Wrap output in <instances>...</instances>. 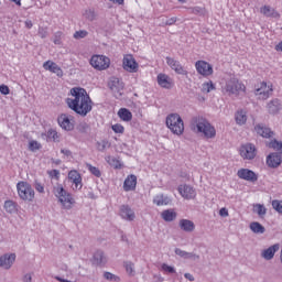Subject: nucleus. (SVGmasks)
<instances>
[{
  "label": "nucleus",
  "mask_w": 282,
  "mask_h": 282,
  "mask_svg": "<svg viewBox=\"0 0 282 282\" xmlns=\"http://www.w3.org/2000/svg\"><path fill=\"white\" fill-rule=\"evenodd\" d=\"M10 1H12L15 6L21 7V0H10Z\"/></svg>",
  "instance_id": "obj_62"
},
{
  "label": "nucleus",
  "mask_w": 282,
  "mask_h": 282,
  "mask_svg": "<svg viewBox=\"0 0 282 282\" xmlns=\"http://www.w3.org/2000/svg\"><path fill=\"white\" fill-rule=\"evenodd\" d=\"M237 175L240 180H245L246 182H257V180H259L257 173L249 169L238 170Z\"/></svg>",
  "instance_id": "obj_19"
},
{
  "label": "nucleus",
  "mask_w": 282,
  "mask_h": 282,
  "mask_svg": "<svg viewBox=\"0 0 282 282\" xmlns=\"http://www.w3.org/2000/svg\"><path fill=\"white\" fill-rule=\"evenodd\" d=\"M113 6H124V0H109Z\"/></svg>",
  "instance_id": "obj_58"
},
{
  "label": "nucleus",
  "mask_w": 282,
  "mask_h": 282,
  "mask_svg": "<svg viewBox=\"0 0 282 282\" xmlns=\"http://www.w3.org/2000/svg\"><path fill=\"white\" fill-rule=\"evenodd\" d=\"M260 13L267 19H281V13L276 9L270 7V4H264L260 8Z\"/></svg>",
  "instance_id": "obj_20"
},
{
  "label": "nucleus",
  "mask_w": 282,
  "mask_h": 282,
  "mask_svg": "<svg viewBox=\"0 0 282 282\" xmlns=\"http://www.w3.org/2000/svg\"><path fill=\"white\" fill-rule=\"evenodd\" d=\"M156 83L162 87V89H173V86L175 85L173 78L163 73H160L156 76Z\"/></svg>",
  "instance_id": "obj_16"
},
{
  "label": "nucleus",
  "mask_w": 282,
  "mask_h": 282,
  "mask_svg": "<svg viewBox=\"0 0 282 282\" xmlns=\"http://www.w3.org/2000/svg\"><path fill=\"white\" fill-rule=\"evenodd\" d=\"M165 124L174 135H184V119H182L180 113L167 115L165 118Z\"/></svg>",
  "instance_id": "obj_6"
},
{
  "label": "nucleus",
  "mask_w": 282,
  "mask_h": 282,
  "mask_svg": "<svg viewBox=\"0 0 282 282\" xmlns=\"http://www.w3.org/2000/svg\"><path fill=\"white\" fill-rule=\"evenodd\" d=\"M153 204L156 206H169V204H171V198H169V196H164L163 194H158L153 198Z\"/></svg>",
  "instance_id": "obj_29"
},
{
  "label": "nucleus",
  "mask_w": 282,
  "mask_h": 282,
  "mask_svg": "<svg viewBox=\"0 0 282 282\" xmlns=\"http://www.w3.org/2000/svg\"><path fill=\"white\" fill-rule=\"evenodd\" d=\"M112 131H115L116 133H124V126L120 124V123H116L111 126Z\"/></svg>",
  "instance_id": "obj_45"
},
{
  "label": "nucleus",
  "mask_w": 282,
  "mask_h": 282,
  "mask_svg": "<svg viewBox=\"0 0 282 282\" xmlns=\"http://www.w3.org/2000/svg\"><path fill=\"white\" fill-rule=\"evenodd\" d=\"M70 97L66 98L68 109L85 118L94 109V101L85 88L74 87L69 91Z\"/></svg>",
  "instance_id": "obj_1"
},
{
  "label": "nucleus",
  "mask_w": 282,
  "mask_h": 282,
  "mask_svg": "<svg viewBox=\"0 0 282 282\" xmlns=\"http://www.w3.org/2000/svg\"><path fill=\"white\" fill-rule=\"evenodd\" d=\"M276 252H279V245H273L268 249H264L261 257L265 259V261H270L271 259H274V254H276Z\"/></svg>",
  "instance_id": "obj_25"
},
{
  "label": "nucleus",
  "mask_w": 282,
  "mask_h": 282,
  "mask_svg": "<svg viewBox=\"0 0 282 282\" xmlns=\"http://www.w3.org/2000/svg\"><path fill=\"white\" fill-rule=\"evenodd\" d=\"M249 228L251 232H254L256 235H263V232H265V227L258 221L251 223Z\"/></svg>",
  "instance_id": "obj_34"
},
{
  "label": "nucleus",
  "mask_w": 282,
  "mask_h": 282,
  "mask_svg": "<svg viewBox=\"0 0 282 282\" xmlns=\"http://www.w3.org/2000/svg\"><path fill=\"white\" fill-rule=\"evenodd\" d=\"M48 175L51 177H55V180H58V177H61V172L58 170H52L51 172H48Z\"/></svg>",
  "instance_id": "obj_54"
},
{
  "label": "nucleus",
  "mask_w": 282,
  "mask_h": 282,
  "mask_svg": "<svg viewBox=\"0 0 282 282\" xmlns=\"http://www.w3.org/2000/svg\"><path fill=\"white\" fill-rule=\"evenodd\" d=\"M57 122L64 131H74L75 120L74 116L69 113H62L57 118Z\"/></svg>",
  "instance_id": "obj_11"
},
{
  "label": "nucleus",
  "mask_w": 282,
  "mask_h": 282,
  "mask_svg": "<svg viewBox=\"0 0 282 282\" xmlns=\"http://www.w3.org/2000/svg\"><path fill=\"white\" fill-rule=\"evenodd\" d=\"M61 36H63V33H61V32H57V33L55 34V39L53 40V43H54L55 45H61Z\"/></svg>",
  "instance_id": "obj_55"
},
{
  "label": "nucleus",
  "mask_w": 282,
  "mask_h": 282,
  "mask_svg": "<svg viewBox=\"0 0 282 282\" xmlns=\"http://www.w3.org/2000/svg\"><path fill=\"white\" fill-rule=\"evenodd\" d=\"M68 182L72 184L73 191H80L83 188V176L76 170L68 172Z\"/></svg>",
  "instance_id": "obj_13"
},
{
  "label": "nucleus",
  "mask_w": 282,
  "mask_h": 282,
  "mask_svg": "<svg viewBox=\"0 0 282 282\" xmlns=\"http://www.w3.org/2000/svg\"><path fill=\"white\" fill-rule=\"evenodd\" d=\"M40 36H41V39H45V33L40 32Z\"/></svg>",
  "instance_id": "obj_63"
},
{
  "label": "nucleus",
  "mask_w": 282,
  "mask_h": 282,
  "mask_svg": "<svg viewBox=\"0 0 282 282\" xmlns=\"http://www.w3.org/2000/svg\"><path fill=\"white\" fill-rule=\"evenodd\" d=\"M118 117L123 122H131V120H133V115L127 108H120L118 111Z\"/></svg>",
  "instance_id": "obj_30"
},
{
  "label": "nucleus",
  "mask_w": 282,
  "mask_h": 282,
  "mask_svg": "<svg viewBox=\"0 0 282 282\" xmlns=\"http://www.w3.org/2000/svg\"><path fill=\"white\" fill-rule=\"evenodd\" d=\"M53 195L57 199V204L61 206L62 210H72V208L76 206V198L61 184L53 187Z\"/></svg>",
  "instance_id": "obj_3"
},
{
  "label": "nucleus",
  "mask_w": 282,
  "mask_h": 282,
  "mask_svg": "<svg viewBox=\"0 0 282 282\" xmlns=\"http://www.w3.org/2000/svg\"><path fill=\"white\" fill-rule=\"evenodd\" d=\"M165 61H166V64L169 65V67H171V69H173V72H175V74H178L181 76H188V70H186L184 68V66H182L180 61H177L173 57H166Z\"/></svg>",
  "instance_id": "obj_14"
},
{
  "label": "nucleus",
  "mask_w": 282,
  "mask_h": 282,
  "mask_svg": "<svg viewBox=\"0 0 282 282\" xmlns=\"http://www.w3.org/2000/svg\"><path fill=\"white\" fill-rule=\"evenodd\" d=\"M282 163L281 153L273 152L267 156V166L270 169H279Z\"/></svg>",
  "instance_id": "obj_21"
},
{
  "label": "nucleus",
  "mask_w": 282,
  "mask_h": 282,
  "mask_svg": "<svg viewBox=\"0 0 282 282\" xmlns=\"http://www.w3.org/2000/svg\"><path fill=\"white\" fill-rule=\"evenodd\" d=\"M175 254L183 259H193V257H195V254L183 251L182 249H175Z\"/></svg>",
  "instance_id": "obj_40"
},
{
  "label": "nucleus",
  "mask_w": 282,
  "mask_h": 282,
  "mask_svg": "<svg viewBox=\"0 0 282 282\" xmlns=\"http://www.w3.org/2000/svg\"><path fill=\"white\" fill-rule=\"evenodd\" d=\"M35 191H36L37 193H45V187H44L41 183H37V184L35 185Z\"/></svg>",
  "instance_id": "obj_56"
},
{
  "label": "nucleus",
  "mask_w": 282,
  "mask_h": 282,
  "mask_svg": "<svg viewBox=\"0 0 282 282\" xmlns=\"http://www.w3.org/2000/svg\"><path fill=\"white\" fill-rule=\"evenodd\" d=\"M14 261H17L15 253H6L0 257V268H3V270H10V268L14 265Z\"/></svg>",
  "instance_id": "obj_17"
},
{
  "label": "nucleus",
  "mask_w": 282,
  "mask_h": 282,
  "mask_svg": "<svg viewBox=\"0 0 282 282\" xmlns=\"http://www.w3.org/2000/svg\"><path fill=\"white\" fill-rule=\"evenodd\" d=\"M161 270H162V272H165L166 274H175V268H173L172 265H169L166 263H163L161 265Z\"/></svg>",
  "instance_id": "obj_42"
},
{
  "label": "nucleus",
  "mask_w": 282,
  "mask_h": 282,
  "mask_svg": "<svg viewBox=\"0 0 282 282\" xmlns=\"http://www.w3.org/2000/svg\"><path fill=\"white\" fill-rule=\"evenodd\" d=\"M274 93V85L271 82H260L254 87V96L259 100H268Z\"/></svg>",
  "instance_id": "obj_7"
},
{
  "label": "nucleus",
  "mask_w": 282,
  "mask_h": 282,
  "mask_svg": "<svg viewBox=\"0 0 282 282\" xmlns=\"http://www.w3.org/2000/svg\"><path fill=\"white\" fill-rule=\"evenodd\" d=\"M117 85L118 86H116V85H113L112 87H111V89H112V91H115V94H116V91H117V94H119L120 96H122V89H124V85L122 84V83H120V82H117Z\"/></svg>",
  "instance_id": "obj_44"
},
{
  "label": "nucleus",
  "mask_w": 282,
  "mask_h": 282,
  "mask_svg": "<svg viewBox=\"0 0 282 282\" xmlns=\"http://www.w3.org/2000/svg\"><path fill=\"white\" fill-rule=\"evenodd\" d=\"M267 111L273 116L281 111V101L279 99H273L268 102Z\"/></svg>",
  "instance_id": "obj_26"
},
{
  "label": "nucleus",
  "mask_w": 282,
  "mask_h": 282,
  "mask_svg": "<svg viewBox=\"0 0 282 282\" xmlns=\"http://www.w3.org/2000/svg\"><path fill=\"white\" fill-rule=\"evenodd\" d=\"M89 63L97 72H105V69H109L111 59L105 55H93Z\"/></svg>",
  "instance_id": "obj_8"
},
{
  "label": "nucleus",
  "mask_w": 282,
  "mask_h": 282,
  "mask_svg": "<svg viewBox=\"0 0 282 282\" xmlns=\"http://www.w3.org/2000/svg\"><path fill=\"white\" fill-rule=\"evenodd\" d=\"M0 94H3V96H8V94H10V88L6 85H0Z\"/></svg>",
  "instance_id": "obj_53"
},
{
  "label": "nucleus",
  "mask_w": 282,
  "mask_h": 282,
  "mask_svg": "<svg viewBox=\"0 0 282 282\" xmlns=\"http://www.w3.org/2000/svg\"><path fill=\"white\" fill-rule=\"evenodd\" d=\"M89 173H91V175H95V177H100V175H102V173L100 172V170L91 164H87L86 165Z\"/></svg>",
  "instance_id": "obj_39"
},
{
  "label": "nucleus",
  "mask_w": 282,
  "mask_h": 282,
  "mask_svg": "<svg viewBox=\"0 0 282 282\" xmlns=\"http://www.w3.org/2000/svg\"><path fill=\"white\" fill-rule=\"evenodd\" d=\"M161 217L165 221H175L177 219V212L173 208L165 209L161 213Z\"/></svg>",
  "instance_id": "obj_28"
},
{
  "label": "nucleus",
  "mask_w": 282,
  "mask_h": 282,
  "mask_svg": "<svg viewBox=\"0 0 282 282\" xmlns=\"http://www.w3.org/2000/svg\"><path fill=\"white\" fill-rule=\"evenodd\" d=\"M3 209L6 213H8V215H14L19 213V203L12 199H8L3 204Z\"/></svg>",
  "instance_id": "obj_23"
},
{
  "label": "nucleus",
  "mask_w": 282,
  "mask_h": 282,
  "mask_svg": "<svg viewBox=\"0 0 282 282\" xmlns=\"http://www.w3.org/2000/svg\"><path fill=\"white\" fill-rule=\"evenodd\" d=\"M25 26L28 28V30H31V28H32V21H26V22H25Z\"/></svg>",
  "instance_id": "obj_61"
},
{
  "label": "nucleus",
  "mask_w": 282,
  "mask_h": 282,
  "mask_svg": "<svg viewBox=\"0 0 282 282\" xmlns=\"http://www.w3.org/2000/svg\"><path fill=\"white\" fill-rule=\"evenodd\" d=\"M17 193L21 202H24L25 204H32V202L36 199V192H34V187L25 181L18 182Z\"/></svg>",
  "instance_id": "obj_5"
},
{
  "label": "nucleus",
  "mask_w": 282,
  "mask_h": 282,
  "mask_svg": "<svg viewBox=\"0 0 282 282\" xmlns=\"http://www.w3.org/2000/svg\"><path fill=\"white\" fill-rule=\"evenodd\" d=\"M120 215L122 219H127V221H133V219H135V213L127 205L121 206Z\"/></svg>",
  "instance_id": "obj_24"
},
{
  "label": "nucleus",
  "mask_w": 282,
  "mask_h": 282,
  "mask_svg": "<svg viewBox=\"0 0 282 282\" xmlns=\"http://www.w3.org/2000/svg\"><path fill=\"white\" fill-rule=\"evenodd\" d=\"M184 276L187 279V281H195V276H193L191 273H185Z\"/></svg>",
  "instance_id": "obj_59"
},
{
  "label": "nucleus",
  "mask_w": 282,
  "mask_h": 282,
  "mask_svg": "<svg viewBox=\"0 0 282 282\" xmlns=\"http://www.w3.org/2000/svg\"><path fill=\"white\" fill-rule=\"evenodd\" d=\"M216 87L213 83V80H207L202 84L200 91L203 94H210V91H215Z\"/></svg>",
  "instance_id": "obj_35"
},
{
  "label": "nucleus",
  "mask_w": 282,
  "mask_h": 282,
  "mask_svg": "<svg viewBox=\"0 0 282 282\" xmlns=\"http://www.w3.org/2000/svg\"><path fill=\"white\" fill-rule=\"evenodd\" d=\"M219 215H220V217H228V209L226 207H223L219 210Z\"/></svg>",
  "instance_id": "obj_57"
},
{
  "label": "nucleus",
  "mask_w": 282,
  "mask_h": 282,
  "mask_svg": "<svg viewBox=\"0 0 282 282\" xmlns=\"http://www.w3.org/2000/svg\"><path fill=\"white\" fill-rule=\"evenodd\" d=\"M135 186H138V177L131 174L123 182V191H126V193H129V191H135Z\"/></svg>",
  "instance_id": "obj_22"
},
{
  "label": "nucleus",
  "mask_w": 282,
  "mask_h": 282,
  "mask_svg": "<svg viewBox=\"0 0 282 282\" xmlns=\"http://www.w3.org/2000/svg\"><path fill=\"white\" fill-rule=\"evenodd\" d=\"M24 282H32V274H30V273L25 274Z\"/></svg>",
  "instance_id": "obj_60"
},
{
  "label": "nucleus",
  "mask_w": 282,
  "mask_h": 282,
  "mask_svg": "<svg viewBox=\"0 0 282 282\" xmlns=\"http://www.w3.org/2000/svg\"><path fill=\"white\" fill-rule=\"evenodd\" d=\"M122 67L126 72H129L130 74H135L140 69V64H138L133 55L128 54L123 56Z\"/></svg>",
  "instance_id": "obj_9"
},
{
  "label": "nucleus",
  "mask_w": 282,
  "mask_h": 282,
  "mask_svg": "<svg viewBox=\"0 0 282 282\" xmlns=\"http://www.w3.org/2000/svg\"><path fill=\"white\" fill-rule=\"evenodd\" d=\"M253 213H257V215H259V217H265V214L268 213V209L265 208V206H263L261 204H254L253 205Z\"/></svg>",
  "instance_id": "obj_36"
},
{
  "label": "nucleus",
  "mask_w": 282,
  "mask_h": 282,
  "mask_svg": "<svg viewBox=\"0 0 282 282\" xmlns=\"http://www.w3.org/2000/svg\"><path fill=\"white\" fill-rule=\"evenodd\" d=\"M104 278L107 280V281H120V278L111 272H105L104 273Z\"/></svg>",
  "instance_id": "obj_43"
},
{
  "label": "nucleus",
  "mask_w": 282,
  "mask_h": 282,
  "mask_svg": "<svg viewBox=\"0 0 282 282\" xmlns=\"http://www.w3.org/2000/svg\"><path fill=\"white\" fill-rule=\"evenodd\" d=\"M84 17L85 19H88V21H94V19L96 18L94 11L91 10H86Z\"/></svg>",
  "instance_id": "obj_50"
},
{
  "label": "nucleus",
  "mask_w": 282,
  "mask_h": 282,
  "mask_svg": "<svg viewBox=\"0 0 282 282\" xmlns=\"http://www.w3.org/2000/svg\"><path fill=\"white\" fill-rule=\"evenodd\" d=\"M181 3H186V0H178Z\"/></svg>",
  "instance_id": "obj_64"
},
{
  "label": "nucleus",
  "mask_w": 282,
  "mask_h": 282,
  "mask_svg": "<svg viewBox=\"0 0 282 282\" xmlns=\"http://www.w3.org/2000/svg\"><path fill=\"white\" fill-rule=\"evenodd\" d=\"M180 226L185 232H193L195 230V223L188 219H181Z\"/></svg>",
  "instance_id": "obj_31"
},
{
  "label": "nucleus",
  "mask_w": 282,
  "mask_h": 282,
  "mask_svg": "<svg viewBox=\"0 0 282 282\" xmlns=\"http://www.w3.org/2000/svg\"><path fill=\"white\" fill-rule=\"evenodd\" d=\"M43 67L46 72H51V74H56V76H58V78H63V68H61V66H58V64H56L53 61H46L43 64Z\"/></svg>",
  "instance_id": "obj_18"
},
{
  "label": "nucleus",
  "mask_w": 282,
  "mask_h": 282,
  "mask_svg": "<svg viewBox=\"0 0 282 282\" xmlns=\"http://www.w3.org/2000/svg\"><path fill=\"white\" fill-rule=\"evenodd\" d=\"M254 131L258 133V135H261L262 138H272V135H274V132H272L270 128L263 127L261 124H257L254 127Z\"/></svg>",
  "instance_id": "obj_27"
},
{
  "label": "nucleus",
  "mask_w": 282,
  "mask_h": 282,
  "mask_svg": "<svg viewBox=\"0 0 282 282\" xmlns=\"http://www.w3.org/2000/svg\"><path fill=\"white\" fill-rule=\"evenodd\" d=\"M61 153L64 155V160H72V151L67 150V149H62Z\"/></svg>",
  "instance_id": "obj_51"
},
{
  "label": "nucleus",
  "mask_w": 282,
  "mask_h": 282,
  "mask_svg": "<svg viewBox=\"0 0 282 282\" xmlns=\"http://www.w3.org/2000/svg\"><path fill=\"white\" fill-rule=\"evenodd\" d=\"M271 205H272V208L276 210V213L282 215V200L274 199L272 200Z\"/></svg>",
  "instance_id": "obj_41"
},
{
  "label": "nucleus",
  "mask_w": 282,
  "mask_h": 282,
  "mask_svg": "<svg viewBox=\"0 0 282 282\" xmlns=\"http://www.w3.org/2000/svg\"><path fill=\"white\" fill-rule=\"evenodd\" d=\"M133 268H134V265H133L132 262H127V263H126V272H127L128 274H130L131 276H133V274H134V272H135V270H134Z\"/></svg>",
  "instance_id": "obj_48"
},
{
  "label": "nucleus",
  "mask_w": 282,
  "mask_h": 282,
  "mask_svg": "<svg viewBox=\"0 0 282 282\" xmlns=\"http://www.w3.org/2000/svg\"><path fill=\"white\" fill-rule=\"evenodd\" d=\"M191 129L196 135L205 138V140H213L217 135V129L208 120L204 118H195L192 120Z\"/></svg>",
  "instance_id": "obj_2"
},
{
  "label": "nucleus",
  "mask_w": 282,
  "mask_h": 282,
  "mask_svg": "<svg viewBox=\"0 0 282 282\" xmlns=\"http://www.w3.org/2000/svg\"><path fill=\"white\" fill-rule=\"evenodd\" d=\"M106 162H108V164L110 166H112V169H116V170H120V169H123V164L122 162H120L119 159L115 158V156H107L106 158Z\"/></svg>",
  "instance_id": "obj_33"
},
{
  "label": "nucleus",
  "mask_w": 282,
  "mask_h": 282,
  "mask_svg": "<svg viewBox=\"0 0 282 282\" xmlns=\"http://www.w3.org/2000/svg\"><path fill=\"white\" fill-rule=\"evenodd\" d=\"M267 147H269V149H274V151H281L282 142L273 140L271 142L267 143Z\"/></svg>",
  "instance_id": "obj_38"
},
{
  "label": "nucleus",
  "mask_w": 282,
  "mask_h": 282,
  "mask_svg": "<svg viewBox=\"0 0 282 282\" xmlns=\"http://www.w3.org/2000/svg\"><path fill=\"white\" fill-rule=\"evenodd\" d=\"M235 120L238 124H246L248 122V113L243 110H238L235 115Z\"/></svg>",
  "instance_id": "obj_32"
},
{
  "label": "nucleus",
  "mask_w": 282,
  "mask_h": 282,
  "mask_svg": "<svg viewBox=\"0 0 282 282\" xmlns=\"http://www.w3.org/2000/svg\"><path fill=\"white\" fill-rule=\"evenodd\" d=\"M242 160H254L257 158V148L252 143L242 144L239 149Z\"/></svg>",
  "instance_id": "obj_12"
},
{
  "label": "nucleus",
  "mask_w": 282,
  "mask_h": 282,
  "mask_svg": "<svg viewBox=\"0 0 282 282\" xmlns=\"http://www.w3.org/2000/svg\"><path fill=\"white\" fill-rule=\"evenodd\" d=\"M177 23V18H170L163 22V25H175Z\"/></svg>",
  "instance_id": "obj_52"
},
{
  "label": "nucleus",
  "mask_w": 282,
  "mask_h": 282,
  "mask_svg": "<svg viewBox=\"0 0 282 282\" xmlns=\"http://www.w3.org/2000/svg\"><path fill=\"white\" fill-rule=\"evenodd\" d=\"M87 34H89V33L87 31H85V30L76 31L74 33V39H76V40L85 39L87 36Z\"/></svg>",
  "instance_id": "obj_46"
},
{
  "label": "nucleus",
  "mask_w": 282,
  "mask_h": 282,
  "mask_svg": "<svg viewBox=\"0 0 282 282\" xmlns=\"http://www.w3.org/2000/svg\"><path fill=\"white\" fill-rule=\"evenodd\" d=\"M177 191L181 195V197H183V199H195V197H197V192L195 191V188L188 184H182L177 187Z\"/></svg>",
  "instance_id": "obj_15"
},
{
  "label": "nucleus",
  "mask_w": 282,
  "mask_h": 282,
  "mask_svg": "<svg viewBox=\"0 0 282 282\" xmlns=\"http://www.w3.org/2000/svg\"><path fill=\"white\" fill-rule=\"evenodd\" d=\"M48 140H53V142H58L61 140V134L56 130H48L47 131Z\"/></svg>",
  "instance_id": "obj_37"
},
{
  "label": "nucleus",
  "mask_w": 282,
  "mask_h": 282,
  "mask_svg": "<svg viewBox=\"0 0 282 282\" xmlns=\"http://www.w3.org/2000/svg\"><path fill=\"white\" fill-rule=\"evenodd\" d=\"M29 149L30 151H39V149H41V143H39L37 141H30Z\"/></svg>",
  "instance_id": "obj_47"
},
{
  "label": "nucleus",
  "mask_w": 282,
  "mask_h": 282,
  "mask_svg": "<svg viewBox=\"0 0 282 282\" xmlns=\"http://www.w3.org/2000/svg\"><path fill=\"white\" fill-rule=\"evenodd\" d=\"M94 259L97 263H105V256L102 254V252H97L95 256H94Z\"/></svg>",
  "instance_id": "obj_49"
},
{
  "label": "nucleus",
  "mask_w": 282,
  "mask_h": 282,
  "mask_svg": "<svg viewBox=\"0 0 282 282\" xmlns=\"http://www.w3.org/2000/svg\"><path fill=\"white\" fill-rule=\"evenodd\" d=\"M221 89L223 94L234 96L235 98L246 96V84H243V82L239 80L237 77L226 79L225 85L221 86Z\"/></svg>",
  "instance_id": "obj_4"
},
{
  "label": "nucleus",
  "mask_w": 282,
  "mask_h": 282,
  "mask_svg": "<svg viewBox=\"0 0 282 282\" xmlns=\"http://www.w3.org/2000/svg\"><path fill=\"white\" fill-rule=\"evenodd\" d=\"M195 69L197 72V74H199L200 76H204V78H208L209 76H213L214 74V69H213V65H210V63L206 62V61H197L195 63Z\"/></svg>",
  "instance_id": "obj_10"
}]
</instances>
